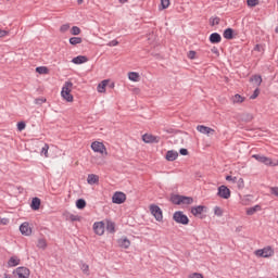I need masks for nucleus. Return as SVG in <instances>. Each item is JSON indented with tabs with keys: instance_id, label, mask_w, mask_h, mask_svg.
Listing matches in <instances>:
<instances>
[{
	"instance_id": "nucleus-12",
	"label": "nucleus",
	"mask_w": 278,
	"mask_h": 278,
	"mask_svg": "<svg viewBox=\"0 0 278 278\" xmlns=\"http://www.w3.org/2000/svg\"><path fill=\"white\" fill-rule=\"evenodd\" d=\"M208 40L211 45H218L223 40V37L218 33H212L208 37Z\"/></svg>"
},
{
	"instance_id": "nucleus-55",
	"label": "nucleus",
	"mask_w": 278,
	"mask_h": 278,
	"mask_svg": "<svg viewBox=\"0 0 278 278\" xmlns=\"http://www.w3.org/2000/svg\"><path fill=\"white\" fill-rule=\"evenodd\" d=\"M4 278H12V277H10V275L8 274H4Z\"/></svg>"
},
{
	"instance_id": "nucleus-11",
	"label": "nucleus",
	"mask_w": 278,
	"mask_h": 278,
	"mask_svg": "<svg viewBox=\"0 0 278 278\" xmlns=\"http://www.w3.org/2000/svg\"><path fill=\"white\" fill-rule=\"evenodd\" d=\"M197 131H199L200 134H203L204 136H212L215 132L214 128H210L205 125H198Z\"/></svg>"
},
{
	"instance_id": "nucleus-58",
	"label": "nucleus",
	"mask_w": 278,
	"mask_h": 278,
	"mask_svg": "<svg viewBox=\"0 0 278 278\" xmlns=\"http://www.w3.org/2000/svg\"><path fill=\"white\" fill-rule=\"evenodd\" d=\"M213 53H218V50H214Z\"/></svg>"
},
{
	"instance_id": "nucleus-29",
	"label": "nucleus",
	"mask_w": 278,
	"mask_h": 278,
	"mask_svg": "<svg viewBox=\"0 0 278 278\" xmlns=\"http://www.w3.org/2000/svg\"><path fill=\"white\" fill-rule=\"evenodd\" d=\"M36 73H38L39 75H47L49 73V68H47L46 66H39L36 67Z\"/></svg>"
},
{
	"instance_id": "nucleus-7",
	"label": "nucleus",
	"mask_w": 278,
	"mask_h": 278,
	"mask_svg": "<svg viewBox=\"0 0 278 278\" xmlns=\"http://www.w3.org/2000/svg\"><path fill=\"white\" fill-rule=\"evenodd\" d=\"M13 275H15L17 278H29L31 271L27 267H17L15 270H13Z\"/></svg>"
},
{
	"instance_id": "nucleus-53",
	"label": "nucleus",
	"mask_w": 278,
	"mask_h": 278,
	"mask_svg": "<svg viewBox=\"0 0 278 278\" xmlns=\"http://www.w3.org/2000/svg\"><path fill=\"white\" fill-rule=\"evenodd\" d=\"M70 218H71V220H73V222L79 220V216H77V215H71Z\"/></svg>"
},
{
	"instance_id": "nucleus-39",
	"label": "nucleus",
	"mask_w": 278,
	"mask_h": 278,
	"mask_svg": "<svg viewBox=\"0 0 278 278\" xmlns=\"http://www.w3.org/2000/svg\"><path fill=\"white\" fill-rule=\"evenodd\" d=\"M214 214L220 218V216H223V208L220 206H215Z\"/></svg>"
},
{
	"instance_id": "nucleus-41",
	"label": "nucleus",
	"mask_w": 278,
	"mask_h": 278,
	"mask_svg": "<svg viewBox=\"0 0 278 278\" xmlns=\"http://www.w3.org/2000/svg\"><path fill=\"white\" fill-rule=\"evenodd\" d=\"M226 181H231V184H236V181H238V177L228 175L226 176Z\"/></svg>"
},
{
	"instance_id": "nucleus-25",
	"label": "nucleus",
	"mask_w": 278,
	"mask_h": 278,
	"mask_svg": "<svg viewBox=\"0 0 278 278\" xmlns=\"http://www.w3.org/2000/svg\"><path fill=\"white\" fill-rule=\"evenodd\" d=\"M106 231H109V233H114L116 231V224L110 220L106 222Z\"/></svg>"
},
{
	"instance_id": "nucleus-13",
	"label": "nucleus",
	"mask_w": 278,
	"mask_h": 278,
	"mask_svg": "<svg viewBox=\"0 0 278 278\" xmlns=\"http://www.w3.org/2000/svg\"><path fill=\"white\" fill-rule=\"evenodd\" d=\"M20 231H21L22 236H31V227H29L28 223H23L20 226Z\"/></svg>"
},
{
	"instance_id": "nucleus-26",
	"label": "nucleus",
	"mask_w": 278,
	"mask_h": 278,
	"mask_svg": "<svg viewBox=\"0 0 278 278\" xmlns=\"http://www.w3.org/2000/svg\"><path fill=\"white\" fill-rule=\"evenodd\" d=\"M193 202H194V199L182 195L181 205H192Z\"/></svg>"
},
{
	"instance_id": "nucleus-21",
	"label": "nucleus",
	"mask_w": 278,
	"mask_h": 278,
	"mask_svg": "<svg viewBox=\"0 0 278 278\" xmlns=\"http://www.w3.org/2000/svg\"><path fill=\"white\" fill-rule=\"evenodd\" d=\"M262 210V206L260 204H256L252 207L247 208V214L248 216H253V214H255V212H260Z\"/></svg>"
},
{
	"instance_id": "nucleus-6",
	"label": "nucleus",
	"mask_w": 278,
	"mask_h": 278,
	"mask_svg": "<svg viewBox=\"0 0 278 278\" xmlns=\"http://www.w3.org/2000/svg\"><path fill=\"white\" fill-rule=\"evenodd\" d=\"M217 197H219V199H226V200L231 199V190L227 188V186L222 185L217 189Z\"/></svg>"
},
{
	"instance_id": "nucleus-50",
	"label": "nucleus",
	"mask_w": 278,
	"mask_h": 278,
	"mask_svg": "<svg viewBox=\"0 0 278 278\" xmlns=\"http://www.w3.org/2000/svg\"><path fill=\"white\" fill-rule=\"evenodd\" d=\"M180 155H188V149L181 148L179 150Z\"/></svg>"
},
{
	"instance_id": "nucleus-45",
	"label": "nucleus",
	"mask_w": 278,
	"mask_h": 278,
	"mask_svg": "<svg viewBox=\"0 0 278 278\" xmlns=\"http://www.w3.org/2000/svg\"><path fill=\"white\" fill-rule=\"evenodd\" d=\"M25 127H26L25 122H20V123H17V129H18V131H23V130L25 129Z\"/></svg>"
},
{
	"instance_id": "nucleus-57",
	"label": "nucleus",
	"mask_w": 278,
	"mask_h": 278,
	"mask_svg": "<svg viewBox=\"0 0 278 278\" xmlns=\"http://www.w3.org/2000/svg\"><path fill=\"white\" fill-rule=\"evenodd\" d=\"M41 103H45V101H47V100H45V99H41V100H39Z\"/></svg>"
},
{
	"instance_id": "nucleus-2",
	"label": "nucleus",
	"mask_w": 278,
	"mask_h": 278,
	"mask_svg": "<svg viewBox=\"0 0 278 278\" xmlns=\"http://www.w3.org/2000/svg\"><path fill=\"white\" fill-rule=\"evenodd\" d=\"M173 218L175 223H178V225H188V223H190L188 215L184 214L181 211L175 212Z\"/></svg>"
},
{
	"instance_id": "nucleus-27",
	"label": "nucleus",
	"mask_w": 278,
	"mask_h": 278,
	"mask_svg": "<svg viewBox=\"0 0 278 278\" xmlns=\"http://www.w3.org/2000/svg\"><path fill=\"white\" fill-rule=\"evenodd\" d=\"M181 199L182 195L175 194L172 197V203H174V205H181Z\"/></svg>"
},
{
	"instance_id": "nucleus-42",
	"label": "nucleus",
	"mask_w": 278,
	"mask_h": 278,
	"mask_svg": "<svg viewBox=\"0 0 278 278\" xmlns=\"http://www.w3.org/2000/svg\"><path fill=\"white\" fill-rule=\"evenodd\" d=\"M220 23V18L219 17H213L211 18V25L212 27H214V25H218Z\"/></svg>"
},
{
	"instance_id": "nucleus-32",
	"label": "nucleus",
	"mask_w": 278,
	"mask_h": 278,
	"mask_svg": "<svg viewBox=\"0 0 278 278\" xmlns=\"http://www.w3.org/2000/svg\"><path fill=\"white\" fill-rule=\"evenodd\" d=\"M251 81H253L254 84H256V86H262V76L260 75H254L251 78Z\"/></svg>"
},
{
	"instance_id": "nucleus-54",
	"label": "nucleus",
	"mask_w": 278,
	"mask_h": 278,
	"mask_svg": "<svg viewBox=\"0 0 278 278\" xmlns=\"http://www.w3.org/2000/svg\"><path fill=\"white\" fill-rule=\"evenodd\" d=\"M119 3H127V0H119Z\"/></svg>"
},
{
	"instance_id": "nucleus-18",
	"label": "nucleus",
	"mask_w": 278,
	"mask_h": 278,
	"mask_svg": "<svg viewBox=\"0 0 278 278\" xmlns=\"http://www.w3.org/2000/svg\"><path fill=\"white\" fill-rule=\"evenodd\" d=\"M72 62L73 64H86V62H88V58L84 55H78V56H75L72 60Z\"/></svg>"
},
{
	"instance_id": "nucleus-19",
	"label": "nucleus",
	"mask_w": 278,
	"mask_h": 278,
	"mask_svg": "<svg viewBox=\"0 0 278 278\" xmlns=\"http://www.w3.org/2000/svg\"><path fill=\"white\" fill-rule=\"evenodd\" d=\"M223 36L226 40H233V28H226Z\"/></svg>"
},
{
	"instance_id": "nucleus-22",
	"label": "nucleus",
	"mask_w": 278,
	"mask_h": 278,
	"mask_svg": "<svg viewBox=\"0 0 278 278\" xmlns=\"http://www.w3.org/2000/svg\"><path fill=\"white\" fill-rule=\"evenodd\" d=\"M142 140H143V142H147V143H149V142H157V137H155L153 135L146 134V135L142 136Z\"/></svg>"
},
{
	"instance_id": "nucleus-34",
	"label": "nucleus",
	"mask_w": 278,
	"mask_h": 278,
	"mask_svg": "<svg viewBox=\"0 0 278 278\" xmlns=\"http://www.w3.org/2000/svg\"><path fill=\"white\" fill-rule=\"evenodd\" d=\"M232 102L233 103H243L244 102V98L240 94H235L232 97Z\"/></svg>"
},
{
	"instance_id": "nucleus-28",
	"label": "nucleus",
	"mask_w": 278,
	"mask_h": 278,
	"mask_svg": "<svg viewBox=\"0 0 278 278\" xmlns=\"http://www.w3.org/2000/svg\"><path fill=\"white\" fill-rule=\"evenodd\" d=\"M81 42H83L81 37H71L70 38V45H73V46L81 45Z\"/></svg>"
},
{
	"instance_id": "nucleus-17",
	"label": "nucleus",
	"mask_w": 278,
	"mask_h": 278,
	"mask_svg": "<svg viewBox=\"0 0 278 278\" xmlns=\"http://www.w3.org/2000/svg\"><path fill=\"white\" fill-rule=\"evenodd\" d=\"M203 210H205V206L203 205L193 206L191 207V214H193V216H201Z\"/></svg>"
},
{
	"instance_id": "nucleus-37",
	"label": "nucleus",
	"mask_w": 278,
	"mask_h": 278,
	"mask_svg": "<svg viewBox=\"0 0 278 278\" xmlns=\"http://www.w3.org/2000/svg\"><path fill=\"white\" fill-rule=\"evenodd\" d=\"M169 5H170V0H161L162 10L168 9Z\"/></svg>"
},
{
	"instance_id": "nucleus-16",
	"label": "nucleus",
	"mask_w": 278,
	"mask_h": 278,
	"mask_svg": "<svg viewBox=\"0 0 278 278\" xmlns=\"http://www.w3.org/2000/svg\"><path fill=\"white\" fill-rule=\"evenodd\" d=\"M21 264V258L18 256H11L8 261L9 268H14Z\"/></svg>"
},
{
	"instance_id": "nucleus-36",
	"label": "nucleus",
	"mask_w": 278,
	"mask_h": 278,
	"mask_svg": "<svg viewBox=\"0 0 278 278\" xmlns=\"http://www.w3.org/2000/svg\"><path fill=\"white\" fill-rule=\"evenodd\" d=\"M71 34H72V36H79V34H81V29L77 26H73Z\"/></svg>"
},
{
	"instance_id": "nucleus-9",
	"label": "nucleus",
	"mask_w": 278,
	"mask_h": 278,
	"mask_svg": "<svg viewBox=\"0 0 278 278\" xmlns=\"http://www.w3.org/2000/svg\"><path fill=\"white\" fill-rule=\"evenodd\" d=\"M91 149H92V151H94V153H101V155H103V154L108 155L105 146L102 142H99V141L92 142Z\"/></svg>"
},
{
	"instance_id": "nucleus-14",
	"label": "nucleus",
	"mask_w": 278,
	"mask_h": 278,
	"mask_svg": "<svg viewBox=\"0 0 278 278\" xmlns=\"http://www.w3.org/2000/svg\"><path fill=\"white\" fill-rule=\"evenodd\" d=\"M166 160L167 162H175V160H177V157H179V153L175 150H169L166 152Z\"/></svg>"
},
{
	"instance_id": "nucleus-47",
	"label": "nucleus",
	"mask_w": 278,
	"mask_h": 278,
	"mask_svg": "<svg viewBox=\"0 0 278 278\" xmlns=\"http://www.w3.org/2000/svg\"><path fill=\"white\" fill-rule=\"evenodd\" d=\"M70 28H71V25L64 24V25L61 26L60 30H61L62 33H64V31H68Z\"/></svg>"
},
{
	"instance_id": "nucleus-44",
	"label": "nucleus",
	"mask_w": 278,
	"mask_h": 278,
	"mask_svg": "<svg viewBox=\"0 0 278 278\" xmlns=\"http://www.w3.org/2000/svg\"><path fill=\"white\" fill-rule=\"evenodd\" d=\"M189 60H194L197 58V52L194 50H191L188 52Z\"/></svg>"
},
{
	"instance_id": "nucleus-3",
	"label": "nucleus",
	"mask_w": 278,
	"mask_h": 278,
	"mask_svg": "<svg viewBox=\"0 0 278 278\" xmlns=\"http://www.w3.org/2000/svg\"><path fill=\"white\" fill-rule=\"evenodd\" d=\"M256 162H261V164H265V166H277V163H274L273 160L268 156L262 154H254L252 155Z\"/></svg>"
},
{
	"instance_id": "nucleus-30",
	"label": "nucleus",
	"mask_w": 278,
	"mask_h": 278,
	"mask_svg": "<svg viewBox=\"0 0 278 278\" xmlns=\"http://www.w3.org/2000/svg\"><path fill=\"white\" fill-rule=\"evenodd\" d=\"M79 266L85 275H89L90 266L88 264L80 262Z\"/></svg>"
},
{
	"instance_id": "nucleus-24",
	"label": "nucleus",
	"mask_w": 278,
	"mask_h": 278,
	"mask_svg": "<svg viewBox=\"0 0 278 278\" xmlns=\"http://www.w3.org/2000/svg\"><path fill=\"white\" fill-rule=\"evenodd\" d=\"M30 207L35 211L40 210V198H33Z\"/></svg>"
},
{
	"instance_id": "nucleus-8",
	"label": "nucleus",
	"mask_w": 278,
	"mask_h": 278,
	"mask_svg": "<svg viewBox=\"0 0 278 278\" xmlns=\"http://www.w3.org/2000/svg\"><path fill=\"white\" fill-rule=\"evenodd\" d=\"M125 201H127V195L124 192L117 191L112 197V202L116 205H122Z\"/></svg>"
},
{
	"instance_id": "nucleus-46",
	"label": "nucleus",
	"mask_w": 278,
	"mask_h": 278,
	"mask_svg": "<svg viewBox=\"0 0 278 278\" xmlns=\"http://www.w3.org/2000/svg\"><path fill=\"white\" fill-rule=\"evenodd\" d=\"M257 97H260V89L256 88L253 92V94L250 97V99H257Z\"/></svg>"
},
{
	"instance_id": "nucleus-38",
	"label": "nucleus",
	"mask_w": 278,
	"mask_h": 278,
	"mask_svg": "<svg viewBox=\"0 0 278 278\" xmlns=\"http://www.w3.org/2000/svg\"><path fill=\"white\" fill-rule=\"evenodd\" d=\"M235 184H237L239 190H242V188H244V179L242 178H237V181Z\"/></svg>"
},
{
	"instance_id": "nucleus-33",
	"label": "nucleus",
	"mask_w": 278,
	"mask_h": 278,
	"mask_svg": "<svg viewBox=\"0 0 278 278\" xmlns=\"http://www.w3.org/2000/svg\"><path fill=\"white\" fill-rule=\"evenodd\" d=\"M105 86H108V80H103L101 84L98 85V92H105Z\"/></svg>"
},
{
	"instance_id": "nucleus-10",
	"label": "nucleus",
	"mask_w": 278,
	"mask_h": 278,
	"mask_svg": "<svg viewBox=\"0 0 278 278\" xmlns=\"http://www.w3.org/2000/svg\"><path fill=\"white\" fill-rule=\"evenodd\" d=\"M93 231L97 236H103L105 233V224L103 222H96L93 224Z\"/></svg>"
},
{
	"instance_id": "nucleus-5",
	"label": "nucleus",
	"mask_w": 278,
	"mask_h": 278,
	"mask_svg": "<svg viewBox=\"0 0 278 278\" xmlns=\"http://www.w3.org/2000/svg\"><path fill=\"white\" fill-rule=\"evenodd\" d=\"M255 255H257V257H273V255H275V250H273L271 247H266L261 250H256Z\"/></svg>"
},
{
	"instance_id": "nucleus-40",
	"label": "nucleus",
	"mask_w": 278,
	"mask_h": 278,
	"mask_svg": "<svg viewBox=\"0 0 278 278\" xmlns=\"http://www.w3.org/2000/svg\"><path fill=\"white\" fill-rule=\"evenodd\" d=\"M41 153L45 154V157H49V144H45L41 149Z\"/></svg>"
},
{
	"instance_id": "nucleus-35",
	"label": "nucleus",
	"mask_w": 278,
	"mask_h": 278,
	"mask_svg": "<svg viewBox=\"0 0 278 278\" xmlns=\"http://www.w3.org/2000/svg\"><path fill=\"white\" fill-rule=\"evenodd\" d=\"M38 249H47V240L45 239H39L37 242Z\"/></svg>"
},
{
	"instance_id": "nucleus-48",
	"label": "nucleus",
	"mask_w": 278,
	"mask_h": 278,
	"mask_svg": "<svg viewBox=\"0 0 278 278\" xmlns=\"http://www.w3.org/2000/svg\"><path fill=\"white\" fill-rule=\"evenodd\" d=\"M189 278H203V275L200 273H193L189 276Z\"/></svg>"
},
{
	"instance_id": "nucleus-31",
	"label": "nucleus",
	"mask_w": 278,
	"mask_h": 278,
	"mask_svg": "<svg viewBox=\"0 0 278 278\" xmlns=\"http://www.w3.org/2000/svg\"><path fill=\"white\" fill-rule=\"evenodd\" d=\"M76 207H77L78 210H84V207H86V200H84V199H78V200L76 201Z\"/></svg>"
},
{
	"instance_id": "nucleus-56",
	"label": "nucleus",
	"mask_w": 278,
	"mask_h": 278,
	"mask_svg": "<svg viewBox=\"0 0 278 278\" xmlns=\"http://www.w3.org/2000/svg\"><path fill=\"white\" fill-rule=\"evenodd\" d=\"M81 3H84V0H78V4H81Z\"/></svg>"
},
{
	"instance_id": "nucleus-15",
	"label": "nucleus",
	"mask_w": 278,
	"mask_h": 278,
	"mask_svg": "<svg viewBox=\"0 0 278 278\" xmlns=\"http://www.w3.org/2000/svg\"><path fill=\"white\" fill-rule=\"evenodd\" d=\"M117 243L122 249H129L131 247V241L127 237L118 239Z\"/></svg>"
},
{
	"instance_id": "nucleus-51",
	"label": "nucleus",
	"mask_w": 278,
	"mask_h": 278,
	"mask_svg": "<svg viewBox=\"0 0 278 278\" xmlns=\"http://www.w3.org/2000/svg\"><path fill=\"white\" fill-rule=\"evenodd\" d=\"M10 223V219L8 218H0V225H8Z\"/></svg>"
},
{
	"instance_id": "nucleus-43",
	"label": "nucleus",
	"mask_w": 278,
	"mask_h": 278,
	"mask_svg": "<svg viewBox=\"0 0 278 278\" xmlns=\"http://www.w3.org/2000/svg\"><path fill=\"white\" fill-rule=\"evenodd\" d=\"M247 3L250 8H255V5H257V0H247Z\"/></svg>"
},
{
	"instance_id": "nucleus-20",
	"label": "nucleus",
	"mask_w": 278,
	"mask_h": 278,
	"mask_svg": "<svg viewBox=\"0 0 278 278\" xmlns=\"http://www.w3.org/2000/svg\"><path fill=\"white\" fill-rule=\"evenodd\" d=\"M99 182V176L94 175V174H89L87 177V184H89L90 186L98 184Z\"/></svg>"
},
{
	"instance_id": "nucleus-52",
	"label": "nucleus",
	"mask_w": 278,
	"mask_h": 278,
	"mask_svg": "<svg viewBox=\"0 0 278 278\" xmlns=\"http://www.w3.org/2000/svg\"><path fill=\"white\" fill-rule=\"evenodd\" d=\"M8 36V31L0 29V38H5Z\"/></svg>"
},
{
	"instance_id": "nucleus-23",
	"label": "nucleus",
	"mask_w": 278,
	"mask_h": 278,
	"mask_svg": "<svg viewBox=\"0 0 278 278\" xmlns=\"http://www.w3.org/2000/svg\"><path fill=\"white\" fill-rule=\"evenodd\" d=\"M128 79L130 81H140V74H138V72H129Z\"/></svg>"
},
{
	"instance_id": "nucleus-4",
	"label": "nucleus",
	"mask_w": 278,
	"mask_h": 278,
	"mask_svg": "<svg viewBox=\"0 0 278 278\" xmlns=\"http://www.w3.org/2000/svg\"><path fill=\"white\" fill-rule=\"evenodd\" d=\"M150 212L152 216H154L155 220H157L159 223H162V220L164 219V215L162 214V208H160V206L155 204H151Z\"/></svg>"
},
{
	"instance_id": "nucleus-1",
	"label": "nucleus",
	"mask_w": 278,
	"mask_h": 278,
	"mask_svg": "<svg viewBox=\"0 0 278 278\" xmlns=\"http://www.w3.org/2000/svg\"><path fill=\"white\" fill-rule=\"evenodd\" d=\"M71 88H73V84L71 81H65L61 91V96L68 103H72L73 101V94H71Z\"/></svg>"
},
{
	"instance_id": "nucleus-49",
	"label": "nucleus",
	"mask_w": 278,
	"mask_h": 278,
	"mask_svg": "<svg viewBox=\"0 0 278 278\" xmlns=\"http://www.w3.org/2000/svg\"><path fill=\"white\" fill-rule=\"evenodd\" d=\"M118 40L114 39L108 43V47H117Z\"/></svg>"
}]
</instances>
